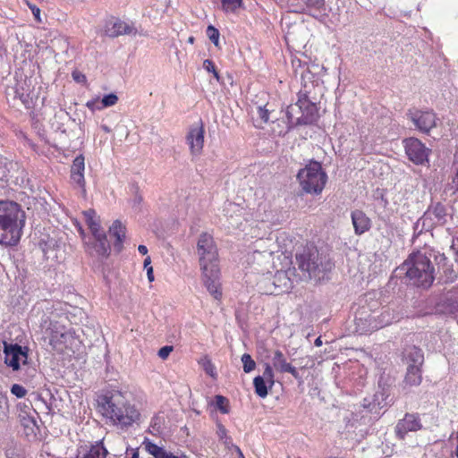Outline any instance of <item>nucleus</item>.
Masks as SVG:
<instances>
[{
    "mask_svg": "<svg viewBox=\"0 0 458 458\" xmlns=\"http://www.w3.org/2000/svg\"><path fill=\"white\" fill-rule=\"evenodd\" d=\"M197 253L202 273V280L209 293L220 300L222 291L219 283L220 268L218 249L213 236L208 233H202L197 242Z\"/></svg>",
    "mask_w": 458,
    "mask_h": 458,
    "instance_id": "f257e3e1",
    "label": "nucleus"
},
{
    "mask_svg": "<svg viewBox=\"0 0 458 458\" xmlns=\"http://www.w3.org/2000/svg\"><path fill=\"white\" fill-rule=\"evenodd\" d=\"M298 66L301 68V89L298 94V101L290 105L286 109V116L290 123L307 125L314 123L318 117V107L311 98V89L315 88L314 74L309 70L307 64L301 66L300 60H297Z\"/></svg>",
    "mask_w": 458,
    "mask_h": 458,
    "instance_id": "f03ea898",
    "label": "nucleus"
},
{
    "mask_svg": "<svg viewBox=\"0 0 458 458\" xmlns=\"http://www.w3.org/2000/svg\"><path fill=\"white\" fill-rule=\"evenodd\" d=\"M25 219V212L18 203L0 200V244L16 245L21 237Z\"/></svg>",
    "mask_w": 458,
    "mask_h": 458,
    "instance_id": "7ed1b4c3",
    "label": "nucleus"
},
{
    "mask_svg": "<svg viewBox=\"0 0 458 458\" xmlns=\"http://www.w3.org/2000/svg\"><path fill=\"white\" fill-rule=\"evenodd\" d=\"M409 282L418 287L428 288L435 280V268L430 259L421 251L411 253L398 267Z\"/></svg>",
    "mask_w": 458,
    "mask_h": 458,
    "instance_id": "20e7f679",
    "label": "nucleus"
},
{
    "mask_svg": "<svg viewBox=\"0 0 458 458\" xmlns=\"http://www.w3.org/2000/svg\"><path fill=\"white\" fill-rule=\"evenodd\" d=\"M99 411L113 424L127 427L139 419L140 413L128 404L120 394L103 396L98 402Z\"/></svg>",
    "mask_w": 458,
    "mask_h": 458,
    "instance_id": "39448f33",
    "label": "nucleus"
},
{
    "mask_svg": "<svg viewBox=\"0 0 458 458\" xmlns=\"http://www.w3.org/2000/svg\"><path fill=\"white\" fill-rule=\"evenodd\" d=\"M296 179L304 193L319 195L324 191L328 177L320 162L310 160L299 170Z\"/></svg>",
    "mask_w": 458,
    "mask_h": 458,
    "instance_id": "423d86ee",
    "label": "nucleus"
},
{
    "mask_svg": "<svg viewBox=\"0 0 458 458\" xmlns=\"http://www.w3.org/2000/svg\"><path fill=\"white\" fill-rule=\"evenodd\" d=\"M83 216L93 236V242L86 243L88 251L90 255L102 258L108 257L111 247L105 231L100 226L99 217L93 209L84 211Z\"/></svg>",
    "mask_w": 458,
    "mask_h": 458,
    "instance_id": "0eeeda50",
    "label": "nucleus"
},
{
    "mask_svg": "<svg viewBox=\"0 0 458 458\" xmlns=\"http://www.w3.org/2000/svg\"><path fill=\"white\" fill-rule=\"evenodd\" d=\"M324 258L314 245L306 246L303 250L296 255V261L301 271L306 272L310 276H317L323 266Z\"/></svg>",
    "mask_w": 458,
    "mask_h": 458,
    "instance_id": "6e6552de",
    "label": "nucleus"
},
{
    "mask_svg": "<svg viewBox=\"0 0 458 458\" xmlns=\"http://www.w3.org/2000/svg\"><path fill=\"white\" fill-rule=\"evenodd\" d=\"M407 115L414 126L425 134H428L437 125L438 118L433 110L411 109Z\"/></svg>",
    "mask_w": 458,
    "mask_h": 458,
    "instance_id": "1a4fd4ad",
    "label": "nucleus"
},
{
    "mask_svg": "<svg viewBox=\"0 0 458 458\" xmlns=\"http://www.w3.org/2000/svg\"><path fill=\"white\" fill-rule=\"evenodd\" d=\"M4 363L13 369L18 370L21 363L25 364L28 359L27 351L17 344L4 343Z\"/></svg>",
    "mask_w": 458,
    "mask_h": 458,
    "instance_id": "9d476101",
    "label": "nucleus"
},
{
    "mask_svg": "<svg viewBox=\"0 0 458 458\" xmlns=\"http://www.w3.org/2000/svg\"><path fill=\"white\" fill-rule=\"evenodd\" d=\"M205 127L200 120L196 125L190 128L186 135V142L189 145L192 156H199L204 147Z\"/></svg>",
    "mask_w": 458,
    "mask_h": 458,
    "instance_id": "9b49d317",
    "label": "nucleus"
},
{
    "mask_svg": "<svg viewBox=\"0 0 458 458\" xmlns=\"http://www.w3.org/2000/svg\"><path fill=\"white\" fill-rule=\"evenodd\" d=\"M422 428V423L418 413H406L398 420L394 431L396 437L403 440L409 432L418 431Z\"/></svg>",
    "mask_w": 458,
    "mask_h": 458,
    "instance_id": "f8f14e48",
    "label": "nucleus"
},
{
    "mask_svg": "<svg viewBox=\"0 0 458 458\" xmlns=\"http://www.w3.org/2000/svg\"><path fill=\"white\" fill-rule=\"evenodd\" d=\"M405 151L409 158L415 164H423L428 158V148L416 138L405 140Z\"/></svg>",
    "mask_w": 458,
    "mask_h": 458,
    "instance_id": "ddd939ff",
    "label": "nucleus"
},
{
    "mask_svg": "<svg viewBox=\"0 0 458 458\" xmlns=\"http://www.w3.org/2000/svg\"><path fill=\"white\" fill-rule=\"evenodd\" d=\"M355 321L360 334H367L378 330L388 324V322L384 319L383 314L379 316L370 314L365 318H356Z\"/></svg>",
    "mask_w": 458,
    "mask_h": 458,
    "instance_id": "4468645a",
    "label": "nucleus"
},
{
    "mask_svg": "<svg viewBox=\"0 0 458 458\" xmlns=\"http://www.w3.org/2000/svg\"><path fill=\"white\" fill-rule=\"evenodd\" d=\"M272 365L279 373H290L294 378L300 377L297 369L287 361L286 357L280 350H276L273 352Z\"/></svg>",
    "mask_w": 458,
    "mask_h": 458,
    "instance_id": "2eb2a0df",
    "label": "nucleus"
},
{
    "mask_svg": "<svg viewBox=\"0 0 458 458\" xmlns=\"http://www.w3.org/2000/svg\"><path fill=\"white\" fill-rule=\"evenodd\" d=\"M354 232L357 235L363 234L371 227L369 217L362 210H353L351 215Z\"/></svg>",
    "mask_w": 458,
    "mask_h": 458,
    "instance_id": "dca6fc26",
    "label": "nucleus"
},
{
    "mask_svg": "<svg viewBox=\"0 0 458 458\" xmlns=\"http://www.w3.org/2000/svg\"><path fill=\"white\" fill-rule=\"evenodd\" d=\"M26 409L30 410L28 406H24V408L20 409L19 419L21 424L24 428V433L26 436H36L37 430L38 428L36 418L28 412Z\"/></svg>",
    "mask_w": 458,
    "mask_h": 458,
    "instance_id": "f3484780",
    "label": "nucleus"
},
{
    "mask_svg": "<svg viewBox=\"0 0 458 458\" xmlns=\"http://www.w3.org/2000/svg\"><path fill=\"white\" fill-rule=\"evenodd\" d=\"M84 169V157L82 155L77 156L71 167V179L74 183L78 184L81 188L85 185Z\"/></svg>",
    "mask_w": 458,
    "mask_h": 458,
    "instance_id": "a211bd4d",
    "label": "nucleus"
},
{
    "mask_svg": "<svg viewBox=\"0 0 458 458\" xmlns=\"http://www.w3.org/2000/svg\"><path fill=\"white\" fill-rule=\"evenodd\" d=\"M105 32L108 37L115 38L131 33V28L121 20L112 19L106 23Z\"/></svg>",
    "mask_w": 458,
    "mask_h": 458,
    "instance_id": "6ab92c4d",
    "label": "nucleus"
},
{
    "mask_svg": "<svg viewBox=\"0 0 458 458\" xmlns=\"http://www.w3.org/2000/svg\"><path fill=\"white\" fill-rule=\"evenodd\" d=\"M49 332V343L54 349H60V345L64 343L66 336L64 327L57 323H50V327L47 329Z\"/></svg>",
    "mask_w": 458,
    "mask_h": 458,
    "instance_id": "aec40b11",
    "label": "nucleus"
},
{
    "mask_svg": "<svg viewBox=\"0 0 458 458\" xmlns=\"http://www.w3.org/2000/svg\"><path fill=\"white\" fill-rule=\"evenodd\" d=\"M109 233L115 239L114 242V250L120 252L123 249V242L125 238V226L121 221L115 220L109 227Z\"/></svg>",
    "mask_w": 458,
    "mask_h": 458,
    "instance_id": "412c9836",
    "label": "nucleus"
},
{
    "mask_svg": "<svg viewBox=\"0 0 458 458\" xmlns=\"http://www.w3.org/2000/svg\"><path fill=\"white\" fill-rule=\"evenodd\" d=\"M145 450L152 454L154 458H188L185 454L182 456L174 455L172 453L166 452L163 447L158 446L145 439Z\"/></svg>",
    "mask_w": 458,
    "mask_h": 458,
    "instance_id": "4be33fe9",
    "label": "nucleus"
},
{
    "mask_svg": "<svg viewBox=\"0 0 458 458\" xmlns=\"http://www.w3.org/2000/svg\"><path fill=\"white\" fill-rule=\"evenodd\" d=\"M421 369L419 365L410 364L404 377V382L409 386H419L421 383Z\"/></svg>",
    "mask_w": 458,
    "mask_h": 458,
    "instance_id": "5701e85b",
    "label": "nucleus"
},
{
    "mask_svg": "<svg viewBox=\"0 0 458 458\" xmlns=\"http://www.w3.org/2000/svg\"><path fill=\"white\" fill-rule=\"evenodd\" d=\"M426 215L429 217H434L437 219V223L439 225H443L445 222L446 216V208L444 204L441 202H437L431 205L426 212Z\"/></svg>",
    "mask_w": 458,
    "mask_h": 458,
    "instance_id": "b1692460",
    "label": "nucleus"
},
{
    "mask_svg": "<svg viewBox=\"0 0 458 458\" xmlns=\"http://www.w3.org/2000/svg\"><path fill=\"white\" fill-rule=\"evenodd\" d=\"M404 358L411 361V364L420 366L423 362V352L421 349L412 345L407 347L403 352Z\"/></svg>",
    "mask_w": 458,
    "mask_h": 458,
    "instance_id": "393cba45",
    "label": "nucleus"
},
{
    "mask_svg": "<svg viewBox=\"0 0 458 458\" xmlns=\"http://www.w3.org/2000/svg\"><path fill=\"white\" fill-rule=\"evenodd\" d=\"M107 454L106 449L103 446L102 444H96L90 447V449L83 454H78L76 458H106Z\"/></svg>",
    "mask_w": 458,
    "mask_h": 458,
    "instance_id": "a878e982",
    "label": "nucleus"
},
{
    "mask_svg": "<svg viewBox=\"0 0 458 458\" xmlns=\"http://www.w3.org/2000/svg\"><path fill=\"white\" fill-rule=\"evenodd\" d=\"M298 2L300 13H304L307 9L320 10L325 4V0H298Z\"/></svg>",
    "mask_w": 458,
    "mask_h": 458,
    "instance_id": "bb28decb",
    "label": "nucleus"
},
{
    "mask_svg": "<svg viewBox=\"0 0 458 458\" xmlns=\"http://www.w3.org/2000/svg\"><path fill=\"white\" fill-rule=\"evenodd\" d=\"M253 386L255 388V393L258 396L261 398L267 397L268 394L267 381H265L261 376H257L254 377Z\"/></svg>",
    "mask_w": 458,
    "mask_h": 458,
    "instance_id": "cd10ccee",
    "label": "nucleus"
},
{
    "mask_svg": "<svg viewBox=\"0 0 458 458\" xmlns=\"http://www.w3.org/2000/svg\"><path fill=\"white\" fill-rule=\"evenodd\" d=\"M198 363L202 367L204 371L210 376L213 378H216V367L213 364L211 359L208 355L202 356L199 360Z\"/></svg>",
    "mask_w": 458,
    "mask_h": 458,
    "instance_id": "c85d7f7f",
    "label": "nucleus"
},
{
    "mask_svg": "<svg viewBox=\"0 0 458 458\" xmlns=\"http://www.w3.org/2000/svg\"><path fill=\"white\" fill-rule=\"evenodd\" d=\"M140 188L138 184H131V191L134 195L133 199H131V208L136 212L141 211V195H140Z\"/></svg>",
    "mask_w": 458,
    "mask_h": 458,
    "instance_id": "c756f323",
    "label": "nucleus"
},
{
    "mask_svg": "<svg viewBox=\"0 0 458 458\" xmlns=\"http://www.w3.org/2000/svg\"><path fill=\"white\" fill-rule=\"evenodd\" d=\"M222 8L225 12L234 13L238 8L242 7V0H221Z\"/></svg>",
    "mask_w": 458,
    "mask_h": 458,
    "instance_id": "7c9ffc66",
    "label": "nucleus"
},
{
    "mask_svg": "<svg viewBox=\"0 0 458 458\" xmlns=\"http://www.w3.org/2000/svg\"><path fill=\"white\" fill-rule=\"evenodd\" d=\"M215 400H216V408L223 414L229 413V411H230V405H229V401H228L227 398H225L223 395L217 394V395L215 396Z\"/></svg>",
    "mask_w": 458,
    "mask_h": 458,
    "instance_id": "2f4dec72",
    "label": "nucleus"
},
{
    "mask_svg": "<svg viewBox=\"0 0 458 458\" xmlns=\"http://www.w3.org/2000/svg\"><path fill=\"white\" fill-rule=\"evenodd\" d=\"M242 362L243 364V371L250 373L256 368V362L249 353H244L242 356Z\"/></svg>",
    "mask_w": 458,
    "mask_h": 458,
    "instance_id": "473e14b6",
    "label": "nucleus"
},
{
    "mask_svg": "<svg viewBox=\"0 0 458 458\" xmlns=\"http://www.w3.org/2000/svg\"><path fill=\"white\" fill-rule=\"evenodd\" d=\"M207 36L209 38V40L216 46L218 47L219 45V30L215 28L213 25H208L206 30Z\"/></svg>",
    "mask_w": 458,
    "mask_h": 458,
    "instance_id": "72a5a7b5",
    "label": "nucleus"
},
{
    "mask_svg": "<svg viewBox=\"0 0 458 458\" xmlns=\"http://www.w3.org/2000/svg\"><path fill=\"white\" fill-rule=\"evenodd\" d=\"M273 367L270 364H266L263 376H261L269 386V388H271L275 385V375L273 371Z\"/></svg>",
    "mask_w": 458,
    "mask_h": 458,
    "instance_id": "f704fd0d",
    "label": "nucleus"
},
{
    "mask_svg": "<svg viewBox=\"0 0 458 458\" xmlns=\"http://www.w3.org/2000/svg\"><path fill=\"white\" fill-rule=\"evenodd\" d=\"M118 101V98L115 94L110 93L108 95H106L100 101V106H98V109L109 107L112 106H114Z\"/></svg>",
    "mask_w": 458,
    "mask_h": 458,
    "instance_id": "c9c22d12",
    "label": "nucleus"
},
{
    "mask_svg": "<svg viewBox=\"0 0 458 458\" xmlns=\"http://www.w3.org/2000/svg\"><path fill=\"white\" fill-rule=\"evenodd\" d=\"M15 95L24 104H26L30 98L29 92H27V90H25V89L19 84H18L17 88L15 89Z\"/></svg>",
    "mask_w": 458,
    "mask_h": 458,
    "instance_id": "e433bc0d",
    "label": "nucleus"
},
{
    "mask_svg": "<svg viewBox=\"0 0 458 458\" xmlns=\"http://www.w3.org/2000/svg\"><path fill=\"white\" fill-rule=\"evenodd\" d=\"M204 68L214 74V77L218 81L219 80V73L216 68V65L212 60L207 59L203 63Z\"/></svg>",
    "mask_w": 458,
    "mask_h": 458,
    "instance_id": "4c0bfd02",
    "label": "nucleus"
},
{
    "mask_svg": "<svg viewBox=\"0 0 458 458\" xmlns=\"http://www.w3.org/2000/svg\"><path fill=\"white\" fill-rule=\"evenodd\" d=\"M11 393L18 398H22L26 395L27 390L19 384H14L11 387Z\"/></svg>",
    "mask_w": 458,
    "mask_h": 458,
    "instance_id": "58836bf2",
    "label": "nucleus"
},
{
    "mask_svg": "<svg viewBox=\"0 0 458 458\" xmlns=\"http://www.w3.org/2000/svg\"><path fill=\"white\" fill-rule=\"evenodd\" d=\"M216 434L220 441L228 438L230 436L228 435L227 429L221 422H216Z\"/></svg>",
    "mask_w": 458,
    "mask_h": 458,
    "instance_id": "ea45409f",
    "label": "nucleus"
},
{
    "mask_svg": "<svg viewBox=\"0 0 458 458\" xmlns=\"http://www.w3.org/2000/svg\"><path fill=\"white\" fill-rule=\"evenodd\" d=\"M174 351L173 345H165L159 349L158 351V357L162 359L163 360H166L170 353Z\"/></svg>",
    "mask_w": 458,
    "mask_h": 458,
    "instance_id": "a19ab883",
    "label": "nucleus"
},
{
    "mask_svg": "<svg viewBox=\"0 0 458 458\" xmlns=\"http://www.w3.org/2000/svg\"><path fill=\"white\" fill-rule=\"evenodd\" d=\"M150 258H145V268H147V276L149 282L154 281L153 267L149 266Z\"/></svg>",
    "mask_w": 458,
    "mask_h": 458,
    "instance_id": "79ce46f5",
    "label": "nucleus"
},
{
    "mask_svg": "<svg viewBox=\"0 0 458 458\" xmlns=\"http://www.w3.org/2000/svg\"><path fill=\"white\" fill-rule=\"evenodd\" d=\"M72 76L73 80L79 83L86 81V76L79 71H73Z\"/></svg>",
    "mask_w": 458,
    "mask_h": 458,
    "instance_id": "37998d69",
    "label": "nucleus"
},
{
    "mask_svg": "<svg viewBox=\"0 0 458 458\" xmlns=\"http://www.w3.org/2000/svg\"><path fill=\"white\" fill-rule=\"evenodd\" d=\"M258 113H259V118L264 123H267L268 122V120H269V113H268V111L267 109H265L264 107H259Z\"/></svg>",
    "mask_w": 458,
    "mask_h": 458,
    "instance_id": "c03bdc74",
    "label": "nucleus"
},
{
    "mask_svg": "<svg viewBox=\"0 0 458 458\" xmlns=\"http://www.w3.org/2000/svg\"><path fill=\"white\" fill-rule=\"evenodd\" d=\"M223 444L225 445V448L229 451H233L234 450V446H237L236 445H234L233 443V439L231 437H229L228 438L226 439H224L223 441Z\"/></svg>",
    "mask_w": 458,
    "mask_h": 458,
    "instance_id": "a18cd8bd",
    "label": "nucleus"
},
{
    "mask_svg": "<svg viewBox=\"0 0 458 458\" xmlns=\"http://www.w3.org/2000/svg\"><path fill=\"white\" fill-rule=\"evenodd\" d=\"M131 455L130 458H139V448L131 449L130 452L127 450V457Z\"/></svg>",
    "mask_w": 458,
    "mask_h": 458,
    "instance_id": "49530a36",
    "label": "nucleus"
},
{
    "mask_svg": "<svg viewBox=\"0 0 458 458\" xmlns=\"http://www.w3.org/2000/svg\"><path fill=\"white\" fill-rule=\"evenodd\" d=\"M31 11H32V13L33 15L35 16V18L38 20V21H40L39 19V15H40V10L39 8L36 7V6H30Z\"/></svg>",
    "mask_w": 458,
    "mask_h": 458,
    "instance_id": "de8ad7c7",
    "label": "nucleus"
},
{
    "mask_svg": "<svg viewBox=\"0 0 458 458\" xmlns=\"http://www.w3.org/2000/svg\"><path fill=\"white\" fill-rule=\"evenodd\" d=\"M233 451L236 453L238 458H245L243 453L242 452L239 446H234Z\"/></svg>",
    "mask_w": 458,
    "mask_h": 458,
    "instance_id": "09e8293b",
    "label": "nucleus"
},
{
    "mask_svg": "<svg viewBox=\"0 0 458 458\" xmlns=\"http://www.w3.org/2000/svg\"><path fill=\"white\" fill-rule=\"evenodd\" d=\"M315 345L316 346H321L322 345V340L320 337H318L316 340H315Z\"/></svg>",
    "mask_w": 458,
    "mask_h": 458,
    "instance_id": "8fccbe9b",
    "label": "nucleus"
},
{
    "mask_svg": "<svg viewBox=\"0 0 458 458\" xmlns=\"http://www.w3.org/2000/svg\"><path fill=\"white\" fill-rule=\"evenodd\" d=\"M138 250L140 253L143 254V250H144L143 245H139Z\"/></svg>",
    "mask_w": 458,
    "mask_h": 458,
    "instance_id": "3c124183",
    "label": "nucleus"
},
{
    "mask_svg": "<svg viewBox=\"0 0 458 458\" xmlns=\"http://www.w3.org/2000/svg\"><path fill=\"white\" fill-rule=\"evenodd\" d=\"M94 104H95V102H88L87 103V106L89 107V108H92Z\"/></svg>",
    "mask_w": 458,
    "mask_h": 458,
    "instance_id": "603ef678",
    "label": "nucleus"
},
{
    "mask_svg": "<svg viewBox=\"0 0 458 458\" xmlns=\"http://www.w3.org/2000/svg\"><path fill=\"white\" fill-rule=\"evenodd\" d=\"M102 129L106 131V132H109V129L106 125H102Z\"/></svg>",
    "mask_w": 458,
    "mask_h": 458,
    "instance_id": "864d4df0",
    "label": "nucleus"
},
{
    "mask_svg": "<svg viewBox=\"0 0 458 458\" xmlns=\"http://www.w3.org/2000/svg\"><path fill=\"white\" fill-rule=\"evenodd\" d=\"M188 41H189L190 43H193V42H194V38H193V37H190V38H189V39H188Z\"/></svg>",
    "mask_w": 458,
    "mask_h": 458,
    "instance_id": "5fc2aeb1",
    "label": "nucleus"
}]
</instances>
